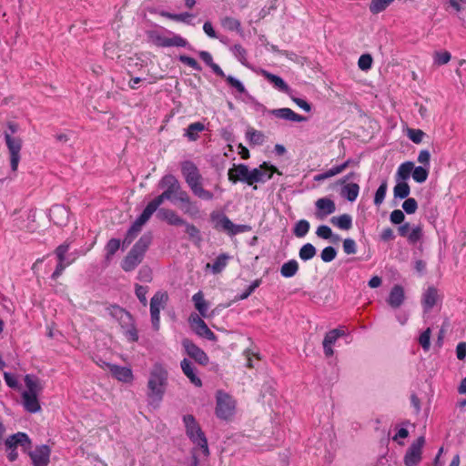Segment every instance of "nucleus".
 <instances>
[{
  "label": "nucleus",
  "mask_w": 466,
  "mask_h": 466,
  "mask_svg": "<svg viewBox=\"0 0 466 466\" xmlns=\"http://www.w3.org/2000/svg\"><path fill=\"white\" fill-rule=\"evenodd\" d=\"M451 54L448 51L436 52L434 54V63L438 66L446 65L451 60Z\"/></svg>",
  "instance_id": "864d4df0"
},
{
  "label": "nucleus",
  "mask_w": 466,
  "mask_h": 466,
  "mask_svg": "<svg viewBox=\"0 0 466 466\" xmlns=\"http://www.w3.org/2000/svg\"><path fill=\"white\" fill-rule=\"evenodd\" d=\"M274 173H278L279 175L282 174L273 165L263 162L258 167L251 169L249 177L250 186L255 183L266 182L272 177Z\"/></svg>",
  "instance_id": "1a4fd4ad"
},
{
  "label": "nucleus",
  "mask_w": 466,
  "mask_h": 466,
  "mask_svg": "<svg viewBox=\"0 0 466 466\" xmlns=\"http://www.w3.org/2000/svg\"><path fill=\"white\" fill-rule=\"evenodd\" d=\"M157 217L158 218L167 221L171 226H183L186 224V220L172 209L160 208L157 212Z\"/></svg>",
  "instance_id": "aec40b11"
},
{
  "label": "nucleus",
  "mask_w": 466,
  "mask_h": 466,
  "mask_svg": "<svg viewBox=\"0 0 466 466\" xmlns=\"http://www.w3.org/2000/svg\"><path fill=\"white\" fill-rule=\"evenodd\" d=\"M343 251L348 255H353L357 252V245L354 239L346 238L343 241Z\"/></svg>",
  "instance_id": "052dcab7"
},
{
  "label": "nucleus",
  "mask_w": 466,
  "mask_h": 466,
  "mask_svg": "<svg viewBox=\"0 0 466 466\" xmlns=\"http://www.w3.org/2000/svg\"><path fill=\"white\" fill-rule=\"evenodd\" d=\"M181 171L189 187H191L193 185L202 182V176L193 162H183L181 166Z\"/></svg>",
  "instance_id": "f8f14e48"
},
{
  "label": "nucleus",
  "mask_w": 466,
  "mask_h": 466,
  "mask_svg": "<svg viewBox=\"0 0 466 466\" xmlns=\"http://www.w3.org/2000/svg\"><path fill=\"white\" fill-rule=\"evenodd\" d=\"M438 292L435 288H429L423 294L422 306L425 311L431 310L436 304Z\"/></svg>",
  "instance_id": "a878e982"
},
{
  "label": "nucleus",
  "mask_w": 466,
  "mask_h": 466,
  "mask_svg": "<svg viewBox=\"0 0 466 466\" xmlns=\"http://www.w3.org/2000/svg\"><path fill=\"white\" fill-rule=\"evenodd\" d=\"M69 248H70V244L67 243V242H65V243L59 245L56 248L55 253H56L58 260H61V261L62 260H66V254L68 251Z\"/></svg>",
  "instance_id": "774afa93"
},
{
  "label": "nucleus",
  "mask_w": 466,
  "mask_h": 466,
  "mask_svg": "<svg viewBox=\"0 0 466 466\" xmlns=\"http://www.w3.org/2000/svg\"><path fill=\"white\" fill-rule=\"evenodd\" d=\"M150 243L151 236H142L123 259L121 264L122 268L127 272L135 269L136 267L142 262L144 255L147 250Z\"/></svg>",
  "instance_id": "20e7f679"
},
{
  "label": "nucleus",
  "mask_w": 466,
  "mask_h": 466,
  "mask_svg": "<svg viewBox=\"0 0 466 466\" xmlns=\"http://www.w3.org/2000/svg\"><path fill=\"white\" fill-rule=\"evenodd\" d=\"M205 129L204 124L195 122L190 124L186 131L185 136L191 141H196L198 137V134Z\"/></svg>",
  "instance_id": "58836bf2"
},
{
  "label": "nucleus",
  "mask_w": 466,
  "mask_h": 466,
  "mask_svg": "<svg viewBox=\"0 0 466 466\" xmlns=\"http://www.w3.org/2000/svg\"><path fill=\"white\" fill-rule=\"evenodd\" d=\"M317 211L316 217L319 219H323L336 210L335 202L329 198H319L315 203Z\"/></svg>",
  "instance_id": "f3484780"
},
{
  "label": "nucleus",
  "mask_w": 466,
  "mask_h": 466,
  "mask_svg": "<svg viewBox=\"0 0 466 466\" xmlns=\"http://www.w3.org/2000/svg\"><path fill=\"white\" fill-rule=\"evenodd\" d=\"M402 208L407 214H414L418 208V204L415 198H407L403 204Z\"/></svg>",
  "instance_id": "13d9d810"
},
{
  "label": "nucleus",
  "mask_w": 466,
  "mask_h": 466,
  "mask_svg": "<svg viewBox=\"0 0 466 466\" xmlns=\"http://www.w3.org/2000/svg\"><path fill=\"white\" fill-rule=\"evenodd\" d=\"M395 0H371L369 9L372 14H379L384 11Z\"/></svg>",
  "instance_id": "ea45409f"
},
{
  "label": "nucleus",
  "mask_w": 466,
  "mask_h": 466,
  "mask_svg": "<svg viewBox=\"0 0 466 466\" xmlns=\"http://www.w3.org/2000/svg\"><path fill=\"white\" fill-rule=\"evenodd\" d=\"M147 287L141 286V285H136V295L139 301L144 305L147 306Z\"/></svg>",
  "instance_id": "69168bd1"
},
{
  "label": "nucleus",
  "mask_w": 466,
  "mask_h": 466,
  "mask_svg": "<svg viewBox=\"0 0 466 466\" xmlns=\"http://www.w3.org/2000/svg\"><path fill=\"white\" fill-rule=\"evenodd\" d=\"M60 216L62 218H65L66 220L68 218V211L63 207V206H55L50 209V217L51 219L58 225H62L64 220H56V218Z\"/></svg>",
  "instance_id": "a19ab883"
},
{
  "label": "nucleus",
  "mask_w": 466,
  "mask_h": 466,
  "mask_svg": "<svg viewBox=\"0 0 466 466\" xmlns=\"http://www.w3.org/2000/svg\"><path fill=\"white\" fill-rule=\"evenodd\" d=\"M344 336V331L339 329H334L329 331L323 339L322 344L333 346L339 337Z\"/></svg>",
  "instance_id": "a18cd8bd"
},
{
  "label": "nucleus",
  "mask_w": 466,
  "mask_h": 466,
  "mask_svg": "<svg viewBox=\"0 0 466 466\" xmlns=\"http://www.w3.org/2000/svg\"><path fill=\"white\" fill-rule=\"evenodd\" d=\"M120 248V240L117 239V238H111L105 249H106V259L107 261H110L112 257L116 254V252Z\"/></svg>",
  "instance_id": "37998d69"
},
{
  "label": "nucleus",
  "mask_w": 466,
  "mask_h": 466,
  "mask_svg": "<svg viewBox=\"0 0 466 466\" xmlns=\"http://www.w3.org/2000/svg\"><path fill=\"white\" fill-rule=\"evenodd\" d=\"M232 54L238 58L239 62L242 64L246 63L247 60V51L241 45H234L230 48Z\"/></svg>",
  "instance_id": "8fccbe9b"
},
{
  "label": "nucleus",
  "mask_w": 466,
  "mask_h": 466,
  "mask_svg": "<svg viewBox=\"0 0 466 466\" xmlns=\"http://www.w3.org/2000/svg\"><path fill=\"white\" fill-rule=\"evenodd\" d=\"M221 25L228 31H236L242 35V28L240 22L231 16H226L221 20Z\"/></svg>",
  "instance_id": "72a5a7b5"
},
{
  "label": "nucleus",
  "mask_w": 466,
  "mask_h": 466,
  "mask_svg": "<svg viewBox=\"0 0 466 466\" xmlns=\"http://www.w3.org/2000/svg\"><path fill=\"white\" fill-rule=\"evenodd\" d=\"M192 191V193L204 200H212L214 198V195L209 190H207L203 187L202 182L193 185L191 187H189Z\"/></svg>",
  "instance_id": "f704fd0d"
},
{
  "label": "nucleus",
  "mask_w": 466,
  "mask_h": 466,
  "mask_svg": "<svg viewBox=\"0 0 466 466\" xmlns=\"http://www.w3.org/2000/svg\"><path fill=\"white\" fill-rule=\"evenodd\" d=\"M429 171L423 167H414L412 170V178L418 183H423L427 180Z\"/></svg>",
  "instance_id": "de8ad7c7"
},
{
  "label": "nucleus",
  "mask_w": 466,
  "mask_h": 466,
  "mask_svg": "<svg viewBox=\"0 0 466 466\" xmlns=\"http://www.w3.org/2000/svg\"><path fill=\"white\" fill-rule=\"evenodd\" d=\"M262 76L270 82L273 86L286 94H289L290 91L289 86L286 84V82L279 76H276L274 74H271L266 70L262 71Z\"/></svg>",
  "instance_id": "393cba45"
},
{
  "label": "nucleus",
  "mask_w": 466,
  "mask_h": 466,
  "mask_svg": "<svg viewBox=\"0 0 466 466\" xmlns=\"http://www.w3.org/2000/svg\"><path fill=\"white\" fill-rule=\"evenodd\" d=\"M424 444L425 439L422 436L410 444L403 458L406 466H417L420 462Z\"/></svg>",
  "instance_id": "9d476101"
},
{
  "label": "nucleus",
  "mask_w": 466,
  "mask_h": 466,
  "mask_svg": "<svg viewBox=\"0 0 466 466\" xmlns=\"http://www.w3.org/2000/svg\"><path fill=\"white\" fill-rule=\"evenodd\" d=\"M187 201L188 202H181L183 204L182 209L186 214L196 216L198 213V207L191 201L189 197Z\"/></svg>",
  "instance_id": "e2e57ef3"
},
{
  "label": "nucleus",
  "mask_w": 466,
  "mask_h": 466,
  "mask_svg": "<svg viewBox=\"0 0 466 466\" xmlns=\"http://www.w3.org/2000/svg\"><path fill=\"white\" fill-rule=\"evenodd\" d=\"M211 219L214 222L215 228L226 231L231 236L250 230L249 226L236 225L224 214L212 213Z\"/></svg>",
  "instance_id": "423d86ee"
},
{
  "label": "nucleus",
  "mask_w": 466,
  "mask_h": 466,
  "mask_svg": "<svg viewBox=\"0 0 466 466\" xmlns=\"http://www.w3.org/2000/svg\"><path fill=\"white\" fill-rule=\"evenodd\" d=\"M24 380L26 389L23 393L41 395L44 390V383L40 379L34 375L27 374Z\"/></svg>",
  "instance_id": "a211bd4d"
},
{
  "label": "nucleus",
  "mask_w": 466,
  "mask_h": 466,
  "mask_svg": "<svg viewBox=\"0 0 466 466\" xmlns=\"http://www.w3.org/2000/svg\"><path fill=\"white\" fill-rule=\"evenodd\" d=\"M337 256V251L333 247L325 248L320 254L321 259L324 262L332 261Z\"/></svg>",
  "instance_id": "bf43d9fd"
},
{
  "label": "nucleus",
  "mask_w": 466,
  "mask_h": 466,
  "mask_svg": "<svg viewBox=\"0 0 466 466\" xmlns=\"http://www.w3.org/2000/svg\"><path fill=\"white\" fill-rule=\"evenodd\" d=\"M423 236L422 228L420 225L413 227L407 237V240L410 244H416L420 241Z\"/></svg>",
  "instance_id": "49530a36"
},
{
  "label": "nucleus",
  "mask_w": 466,
  "mask_h": 466,
  "mask_svg": "<svg viewBox=\"0 0 466 466\" xmlns=\"http://www.w3.org/2000/svg\"><path fill=\"white\" fill-rule=\"evenodd\" d=\"M387 188H388V184H387V181L384 180L380 185L379 188L377 189V191L375 193L374 204L376 206H380L383 202L385 196H386Z\"/></svg>",
  "instance_id": "09e8293b"
},
{
  "label": "nucleus",
  "mask_w": 466,
  "mask_h": 466,
  "mask_svg": "<svg viewBox=\"0 0 466 466\" xmlns=\"http://www.w3.org/2000/svg\"><path fill=\"white\" fill-rule=\"evenodd\" d=\"M359 192L360 186L357 183L345 184L341 188V195L350 202L357 199Z\"/></svg>",
  "instance_id": "c85d7f7f"
},
{
  "label": "nucleus",
  "mask_w": 466,
  "mask_h": 466,
  "mask_svg": "<svg viewBox=\"0 0 466 466\" xmlns=\"http://www.w3.org/2000/svg\"><path fill=\"white\" fill-rule=\"evenodd\" d=\"M424 132L421 131L420 129H409L408 130V137L409 138L416 143V144H419L422 141V138L424 137Z\"/></svg>",
  "instance_id": "0e129e2a"
},
{
  "label": "nucleus",
  "mask_w": 466,
  "mask_h": 466,
  "mask_svg": "<svg viewBox=\"0 0 466 466\" xmlns=\"http://www.w3.org/2000/svg\"><path fill=\"white\" fill-rule=\"evenodd\" d=\"M330 222L343 230H349L352 227V218L349 214L332 217Z\"/></svg>",
  "instance_id": "c756f323"
},
{
  "label": "nucleus",
  "mask_w": 466,
  "mask_h": 466,
  "mask_svg": "<svg viewBox=\"0 0 466 466\" xmlns=\"http://www.w3.org/2000/svg\"><path fill=\"white\" fill-rule=\"evenodd\" d=\"M168 296L166 292H157L150 300V315L154 329L158 330L160 325V309H164Z\"/></svg>",
  "instance_id": "6e6552de"
},
{
  "label": "nucleus",
  "mask_w": 466,
  "mask_h": 466,
  "mask_svg": "<svg viewBox=\"0 0 466 466\" xmlns=\"http://www.w3.org/2000/svg\"><path fill=\"white\" fill-rule=\"evenodd\" d=\"M6 449L14 448L16 450L20 446L24 451L31 449V441L27 434L24 432H17L9 436L5 441Z\"/></svg>",
  "instance_id": "2eb2a0df"
},
{
  "label": "nucleus",
  "mask_w": 466,
  "mask_h": 466,
  "mask_svg": "<svg viewBox=\"0 0 466 466\" xmlns=\"http://www.w3.org/2000/svg\"><path fill=\"white\" fill-rule=\"evenodd\" d=\"M299 270V263L295 259L285 262L280 268V274L284 278L294 277Z\"/></svg>",
  "instance_id": "7c9ffc66"
},
{
  "label": "nucleus",
  "mask_w": 466,
  "mask_h": 466,
  "mask_svg": "<svg viewBox=\"0 0 466 466\" xmlns=\"http://www.w3.org/2000/svg\"><path fill=\"white\" fill-rule=\"evenodd\" d=\"M246 137L252 145H262L265 141L264 134L251 127L247 130Z\"/></svg>",
  "instance_id": "e433bc0d"
},
{
  "label": "nucleus",
  "mask_w": 466,
  "mask_h": 466,
  "mask_svg": "<svg viewBox=\"0 0 466 466\" xmlns=\"http://www.w3.org/2000/svg\"><path fill=\"white\" fill-rule=\"evenodd\" d=\"M51 451L48 446L41 445L29 453L34 466H47Z\"/></svg>",
  "instance_id": "dca6fc26"
},
{
  "label": "nucleus",
  "mask_w": 466,
  "mask_h": 466,
  "mask_svg": "<svg viewBox=\"0 0 466 466\" xmlns=\"http://www.w3.org/2000/svg\"><path fill=\"white\" fill-rule=\"evenodd\" d=\"M40 395L22 393V402L26 411L36 413L41 410V405L38 400Z\"/></svg>",
  "instance_id": "4be33fe9"
},
{
  "label": "nucleus",
  "mask_w": 466,
  "mask_h": 466,
  "mask_svg": "<svg viewBox=\"0 0 466 466\" xmlns=\"http://www.w3.org/2000/svg\"><path fill=\"white\" fill-rule=\"evenodd\" d=\"M404 299L405 294L403 288L400 285H395L391 289L387 301L391 308L397 309L403 303Z\"/></svg>",
  "instance_id": "5701e85b"
},
{
  "label": "nucleus",
  "mask_w": 466,
  "mask_h": 466,
  "mask_svg": "<svg viewBox=\"0 0 466 466\" xmlns=\"http://www.w3.org/2000/svg\"><path fill=\"white\" fill-rule=\"evenodd\" d=\"M168 380L167 369L160 363L153 365L147 380V398L150 404H159L162 400Z\"/></svg>",
  "instance_id": "f03ea898"
},
{
  "label": "nucleus",
  "mask_w": 466,
  "mask_h": 466,
  "mask_svg": "<svg viewBox=\"0 0 466 466\" xmlns=\"http://www.w3.org/2000/svg\"><path fill=\"white\" fill-rule=\"evenodd\" d=\"M19 126L15 122H8L6 129L4 130V139L8 151L10 167L12 172L15 173L21 160V150L23 140L17 136Z\"/></svg>",
  "instance_id": "7ed1b4c3"
},
{
  "label": "nucleus",
  "mask_w": 466,
  "mask_h": 466,
  "mask_svg": "<svg viewBox=\"0 0 466 466\" xmlns=\"http://www.w3.org/2000/svg\"><path fill=\"white\" fill-rule=\"evenodd\" d=\"M180 366L183 373L188 378L192 384H194L197 387L202 386V381L197 376L195 367L193 366L191 361H189L187 359H184L181 361Z\"/></svg>",
  "instance_id": "b1692460"
},
{
  "label": "nucleus",
  "mask_w": 466,
  "mask_h": 466,
  "mask_svg": "<svg viewBox=\"0 0 466 466\" xmlns=\"http://www.w3.org/2000/svg\"><path fill=\"white\" fill-rule=\"evenodd\" d=\"M413 168H414L413 162L407 161V162L402 163L398 167V170H397V174H396L397 180H401V181L407 180L410 177V174L412 175Z\"/></svg>",
  "instance_id": "473e14b6"
},
{
  "label": "nucleus",
  "mask_w": 466,
  "mask_h": 466,
  "mask_svg": "<svg viewBox=\"0 0 466 466\" xmlns=\"http://www.w3.org/2000/svg\"><path fill=\"white\" fill-rule=\"evenodd\" d=\"M158 186L164 189L163 193L147 205L141 215L128 229L123 241L124 245H129L134 240L141 231L142 227L149 220L152 214L158 208L164 200L176 199L179 202H188V194L182 190L178 180L173 175L164 176L159 181Z\"/></svg>",
  "instance_id": "f257e3e1"
},
{
  "label": "nucleus",
  "mask_w": 466,
  "mask_h": 466,
  "mask_svg": "<svg viewBox=\"0 0 466 466\" xmlns=\"http://www.w3.org/2000/svg\"><path fill=\"white\" fill-rule=\"evenodd\" d=\"M225 79L231 87L235 88L240 94L246 93L244 85L238 79L232 76H228L225 77Z\"/></svg>",
  "instance_id": "4d7b16f0"
},
{
  "label": "nucleus",
  "mask_w": 466,
  "mask_h": 466,
  "mask_svg": "<svg viewBox=\"0 0 466 466\" xmlns=\"http://www.w3.org/2000/svg\"><path fill=\"white\" fill-rule=\"evenodd\" d=\"M270 114L276 117L286 119L292 122H303L306 121V117L295 113L293 110L288 107L273 109Z\"/></svg>",
  "instance_id": "412c9836"
},
{
  "label": "nucleus",
  "mask_w": 466,
  "mask_h": 466,
  "mask_svg": "<svg viewBox=\"0 0 466 466\" xmlns=\"http://www.w3.org/2000/svg\"><path fill=\"white\" fill-rule=\"evenodd\" d=\"M183 226H185V231L188 235L189 239L195 244L199 245L202 241L199 229L195 225L187 223V221Z\"/></svg>",
  "instance_id": "c9c22d12"
},
{
  "label": "nucleus",
  "mask_w": 466,
  "mask_h": 466,
  "mask_svg": "<svg viewBox=\"0 0 466 466\" xmlns=\"http://www.w3.org/2000/svg\"><path fill=\"white\" fill-rule=\"evenodd\" d=\"M316 253V248L312 244L307 243L300 248L299 256L300 259L307 261L313 258Z\"/></svg>",
  "instance_id": "79ce46f5"
},
{
  "label": "nucleus",
  "mask_w": 466,
  "mask_h": 466,
  "mask_svg": "<svg viewBox=\"0 0 466 466\" xmlns=\"http://www.w3.org/2000/svg\"><path fill=\"white\" fill-rule=\"evenodd\" d=\"M261 282L262 280L260 279L254 280L248 289L238 296V299L244 300L248 299L255 289L260 286Z\"/></svg>",
  "instance_id": "6e6d98bb"
},
{
  "label": "nucleus",
  "mask_w": 466,
  "mask_h": 466,
  "mask_svg": "<svg viewBox=\"0 0 466 466\" xmlns=\"http://www.w3.org/2000/svg\"><path fill=\"white\" fill-rule=\"evenodd\" d=\"M183 421L186 427V432L188 438L202 451L205 456H208L209 450L208 446L207 438L202 431L199 424L197 422L193 415L187 414L183 418Z\"/></svg>",
  "instance_id": "39448f33"
},
{
  "label": "nucleus",
  "mask_w": 466,
  "mask_h": 466,
  "mask_svg": "<svg viewBox=\"0 0 466 466\" xmlns=\"http://www.w3.org/2000/svg\"><path fill=\"white\" fill-rule=\"evenodd\" d=\"M74 260H75V258H72L71 260H62V261L58 260L56 268L52 274V279H56L57 278H59L62 275L64 269L66 267H68L70 264H72L74 262Z\"/></svg>",
  "instance_id": "5fc2aeb1"
},
{
  "label": "nucleus",
  "mask_w": 466,
  "mask_h": 466,
  "mask_svg": "<svg viewBox=\"0 0 466 466\" xmlns=\"http://www.w3.org/2000/svg\"><path fill=\"white\" fill-rule=\"evenodd\" d=\"M229 258L230 257L228 255L220 254L212 264L208 263L206 268H211L214 274H218L227 267Z\"/></svg>",
  "instance_id": "bb28decb"
},
{
  "label": "nucleus",
  "mask_w": 466,
  "mask_h": 466,
  "mask_svg": "<svg viewBox=\"0 0 466 466\" xmlns=\"http://www.w3.org/2000/svg\"><path fill=\"white\" fill-rule=\"evenodd\" d=\"M372 62V56L370 54H364L360 56L358 66L361 70L367 71L371 68Z\"/></svg>",
  "instance_id": "3c124183"
},
{
  "label": "nucleus",
  "mask_w": 466,
  "mask_h": 466,
  "mask_svg": "<svg viewBox=\"0 0 466 466\" xmlns=\"http://www.w3.org/2000/svg\"><path fill=\"white\" fill-rule=\"evenodd\" d=\"M182 346L185 349L187 354L194 359L197 362L201 365H207L208 363V355L198 348L196 344H194L188 339H185L182 340Z\"/></svg>",
  "instance_id": "4468645a"
},
{
  "label": "nucleus",
  "mask_w": 466,
  "mask_h": 466,
  "mask_svg": "<svg viewBox=\"0 0 466 466\" xmlns=\"http://www.w3.org/2000/svg\"><path fill=\"white\" fill-rule=\"evenodd\" d=\"M410 192V186L405 181L398 180V183L393 188L394 198H406Z\"/></svg>",
  "instance_id": "4c0bfd02"
},
{
  "label": "nucleus",
  "mask_w": 466,
  "mask_h": 466,
  "mask_svg": "<svg viewBox=\"0 0 466 466\" xmlns=\"http://www.w3.org/2000/svg\"><path fill=\"white\" fill-rule=\"evenodd\" d=\"M236 402L228 394L218 391L217 393L216 414L219 419L228 420L235 412Z\"/></svg>",
  "instance_id": "0eeeda50"
},
{
  "label": "nucleus",
  "mask_w": 466,
  "mask_h": 466,
  "mask_svg": "<svg viewBox=\"0 0 466 466\" xmlns=\"http://www.w3.org/2000/svg\"><path fill=\"white\" fill-rule=\"evenodd\" d=\"M250 171L251 170H249L248 166L245 164L234 165L233 167L228 169V180L232 183L241 181L250 186Z\"/></svg>",
  "instance_id": "ddd939ff"
},
{
  "label": "nucleus",
  "mask_w": 466,
  "mask_h": 466,
  "mask_svg": "<svg viewBox=\"0 0 466 466\" xmlns=\"http://www.w3.org/2000/svg\"><path fill=\"white\" fill-rule=\"evenodd\" d=\"M111 374L119 381L131 382L133 380L132 370L127 367H121L115 364H106Z\"/></svg>",
  "instance_id": "6ab92c4d"
},
{
  "label": "nucleus",
  "mask_w": 466,
  "mask_h": 466,
  "mask_svg": "<svg viewBox=\"0 0 466 466\" xmlns=\"http://www.w3.org/2000/svg\"><path fill=\"white\" fill-rule=\"evenodd\" d=\"M192 300L194 302L196 309L199 312V314L203 318L208 317V303L204 299V294L202 291H198L196 294L193 295Z\"/></svg>",
  "instance_id": "cd10ccee"
},
{
  "label": "nucleus",
  "mask_w": 466,
  "mask_h": 466,
  "mask_svg": "<svg viewBox=\"0 0 466 466\" xmlns=\"http://www.w3.org/2000/svg\"><path fill=\"white\" fill-rule=\"evenodd\" d=\"M316 234L319 238L323 239H329L333 236L331 228L326 225L319 226L317 228Z\"/></svg>",
  "instance_id": "338daca9"
},
{
  "label": "nucleus",
  "mask_w": 466,
  "mask_h": 466,
  "mask_svg": "<svg viewBox=\"0 0 466 466\" xmlns=\"http://www.w3.org/2000/svg\"><path fill=\"white\" fill-rule=\"evenodd\" d=\"M309 228L310 226L308 220L300 219L296 223L293 232L296 237L303 238L308 234Z\"/></svg>",
  "instance_id": "c03bdc74"
},
{
  "label": "nucleus",
  "mask_w": 466,
  "mask_h": 466,
  "mask_svg": "<svg viewBox=\"0 0 466 466\" xmlns=\"http://www.w3.org/2000/svg\"><path fill=\"white\" fill-rule=\"evenodd\" d=\"M190 326L193 330L200 337L206 338L208 340L216 341L217 336L208 327L205 321L198 315H191L189 318Z\"/></svg>",
  "instance_id": "9b49d317"
},
{
  "label": "nucleus",
  "mask_w": 466,
  "mask_h": 466,
  "mask_svg": "<svg viewBox=\"0 0 466 466\" xmlns=\"http://www.w3.org/2000/svg\"><path fill=\"white\" fill-rule=\"evenodd\" d=\"M187 44L188 43L185 38L170 32L169 35H167L166 37V41L163 45V47H185L187 46Z\"/></svg>",
  "instance_id": "2f4dec72"
},
{
  "label": "nucleus",
  "mask_w": 466,
  "mask_h": 466,
  "mask_svg": "<svg viewBox=\"0 0 466 466\" xmlns=\"http://www.w3.org/2000/svg\"><path fill=\"white\" fill-rule=\"evenodd\" d=\"M179 61L197 71H201L202 69L198 61L193 57L187 56H180Z\"/></svg>",
  "instance_id": "680f3d73"
},
{
  "label": "nucleus",
  "mask_w": 466,
  "mask_h": 466,
  "mask_svg": "<svg viewBox=\"0 0 466 466\" xmlns=\"http://www.w3.org/2000/svg\"><path fill=\"white\" fill-rule=\"evenodd\" d=\"M431 330L430 328H428L420 334L419 338V343L425 351H428L431 346Z\"/></svg>",
  "instance_id": "603ef678"
}]
</instances>
